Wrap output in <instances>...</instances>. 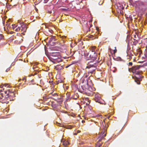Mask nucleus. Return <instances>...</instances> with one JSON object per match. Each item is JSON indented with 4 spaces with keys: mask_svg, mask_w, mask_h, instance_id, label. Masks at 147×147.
<instances>
[{
    "mask_svg": "<svg viewBox=\"0 0 147 147\" xmlns=\"http://www.w3.org/2000/svg\"><path fill=\"white\" fill-rule=\"evenodd\" d=\"M86 67V68L90 69V70L88 71V73L92 74L93 73L94 71L95 70L96 67L98 65L96 63H93V62L90 61L87 64Z\"/></svg>",
    "mask_w": 147,
    "mask_h": 147,
    "instance_id": "1",
    "label": "nucleus"
},
{
    "mask_svg": "<svg viewBox=\"0 0 147 147\" xmlns=\"http://www.w3.org/2000/svg\"><path fill=\"white\" fill-rule=\"evenodd\" d=\"M19 23L20 24H21L22 25L20 26H18L17 28H16L15 30V31L16 32L19 31L21 30V31L24 32H26L27 29V26L23 24V22H19Z\"/></svg>",
    "mask_w": 147,
    "mask_h": 147,
    "instance_id": "2",
    "label": "nucleus"
},
{
    "mask_svg": "<svg viewBox=\"0 0 147 147\" xmlns=\"http://www.w3.org/2000/svg\"><path fill=\"white\" fill-rule=\"evenodd\" d=\"M142 67L140 65H136L134 66L131 68L129 69V70L131 71L133 73H135L136 74L138 75L139 74L140 72L138 71V70L140 67Z\"/></svg>",
    "mask_w": 147,
    "mask_h": 147,
    "instance_id": "3",
    "label": "nucleus"
},
{
    "mask_svg": "<svg viewBox=\"0 0 147 147\" xmlns=\"http://www.w3.org/2000/svg\"><path fill=\"white\" fill-rule=\"evenodd\" d=\"M87 56L93 61L94 60L96 59V55L95 52H89Z\"/></svg>",
    "mask_w": 147,
    "mask_h": 147,
    "instance_id": "4",
    "label": "nucleus"
},
{
    "mask_svg": "<svg viewBox=\"0 0 147 147\" xmlns=\"http://www.w3.org/2000/svg\"><path fill=\"white\" fill-rule=\"evenodd\" d=\"M101 95L98 93L97 92L94 96V100L96 102L101 104Z\"/></svg>",
    "mask_w": 147,
    "mask_h": 147,
    "instance_id": "5",
    "label": "nucleus"
},
{
    "mask_svg": "<svg viewBox=\"0 0 147 147\" xmlns=\"http://www.w3.org/2000/svg\"><path fill=\"white\" fill-rule=\"evenodd\" d=\"M5 93L6 94V95L5 96V98L8 100V98H9L10 96H13L14 95V94L13 92H11L9 90L8 91H5Z\"/></svg>",
    "mask_w": 147,
    "mask_h": 147,
    "instance_id": "6",
    "label": "nucleus"
},
{
    "mask_svg": "<svg viewBox=\"0 0 147 147\" xmlns=\"http://www.w3.org/2000/svg\"><path fill=\"white\" fill-rule=\"evenodd\" d=\"M58 57V56L54 57L53 56H50L49 58L51 61L54 63L55 61V60H56Z\"/></svg>",
    "mask_w": 147,
    "mask_h": 147,
    "instance_id": "7",
    "label": "nucleus"
},
{
    "mask_svg": "<svg viewBox=\"0 0 147 147\" xmlns=\"http://www.w3.org/2000/svg\"><path fill=\"white\" fill-rule=\"evenodd\" d=\"M107 127L105 126V128L103 129V131H102V138H103L105 137L106 136V131H107Z\"/></svg>",
    "mask_w": 147,
    "mask_h": 147,
    "instance_id": "8",
    "label": "nucleus"
},
{
    "mask_svg": "<svg viewBox=\"0 0 147 147\" xmlns=\"http://www.w3.org/2000/svg\"><path fill=\"white\" fill-rule=\"evenodd\" d=\"M63 68V66L59 65H57L55 67V69L57 70H59Z\"/></svg>",
    "mask_w": 147,
    "mask_h": 147,
    "instance_id": "9",
    "label": "nucleus"
},
{
    "mask_svg": "<svg viewBox=\"0 0 147 147\" xmlns=\"http://www.w3.org/2000/svg\"><path fill=\"white\" fill-rule=\"evenodd\" d=\"M101 139V138H100L98 141L97 142L96 146V147H100L101 146V144L100 143V140Z\"/></svg>",
    "mask_w": 147,
    "mask_h": 147,
    "instance_id": "10",
    "label": "nucleus"
},
{
    "mask_svg": "<svg viewBox=\"0 0 147 147\" xmlns=\"http://www.w3.org/2000/svg\"><path fill=\"white\" fill-rule=\"evenodd\" d=\"M62 144L64 146H66L69 144V143L67 141L64 140L63 141Z\"/></svg>",
    "mask_w": 147,
    "mask_h": 147,
    "instance_id": "11",
    "label": "nucleus"
},
{
    "mask_svg": "<svg viewBox=\"0 0 147 147\" xmlns=\"http://www.w3.org/2000/svg\"><path fill=\"white\" fill-rule=\"evenodd\" d=\"M56 40L55 36H51L49 40V42H51L55 41Z\"/></svg>",
    "mask_w": 147,
    "mask_h": 147,
    "instance_id": "12",
    "label": "nucleus"
},
{
    "mask_svg": "<svg viewBox=\"0 0 147 147\" xmlns=\"http://www.w3.org/2000/svg\"><path fill=\"white\" fill-rule=\"evenodd\" d=\"M94 93L92 92L91 91H90L88 90H87V94L88 96L92 95H93V94Z\"/></svg>",
    "mask_w": 147,
    "mask_h": 147,
    "instance_id": "13",
    "label": "nucleus"
},
{
    "mask_svg": "<svg viewBox=\"0 0 147 147\" xmlns=\"http://www.w3.org/2000/svg\"><path fill=\"white\" fill-rule=\"evenodd\" d=\"M61 61V59L60 58H59V57L56 60H55V61L54 62L55 63H59Z\"/></svg>",
    "mask_w": 147,
    "mask_h": 147,
    "instance_id": "14",
    "label": "nucleus"
},
{
    "mask_svg": "<svg viewBox=\"0 0 147 147\" xmlns=\"http://www.w3.org/2000/svg\"><path fill=\"white\" fill-rule=\"evenodd\" d=\"M135 82H136L138 84H140V82L139 80L138 79V78H136L135 80Z\"/></svg>",
    "mask_w": 147,
    "mask_h": 147,
    "instance_id": "15",
    "label": "nucleus"
},
{
    "mask_svg": "<svg viewBox=\"0 0 147 147\" xmlns=\"http://www.w3.org/2000/svg\"><path fill=\"white\" fill-rule=\"evenodd\" d=\"M95 49V47H92L91 48V51L90 52H95L94 51Z\"/></svg>",
    "mask_w": 147,
    "mask_h": 147,
    "instance_id": "16",
    "label": "nucleus"
},
{
    "mask_svg": "<svg viewBox=\"0 0 147 147\" xmlns=\"http://www.w3.org/2000/svg\"><path fill=\"white\" fill-rule=\"evenodd\" d=\"M12 27L11 28L13 29V30H14L15 28L17 27V26L15 24H12Z\"/></svg>",
    "mask_w": 147,
    "mask_h": 147,
    "instance_id": "17",
    "label": "nucleus"
},
{
    "mask_svg": "<svg viewBox=\"0 0 147 147\" xmlns=\"http://www.w3.org/2000/svg\"><path fill=\"white\" fill-rule=\"evenodd\" d=\"M112 53L115 54L117 52L116 47H115V49L112 51Z\"/></svg>",
    "mask_w": 147,
    "mask_h": 147,
    "instance_id": "18",
    "label": "nucleus"
},
{
    "mask_svg": "<svg viewBox=\"0 0 147 147\" xmlns=\"http://www.w3.org/2000/svg\"><path fill=\"white\" fill-rule=\"evenodd\" d=\"M50 56H54V57L58 56L57 54L53 53L51 54Z\"/></svg>",
    "mask_w": 147,
    "mask_h": 147,
    "instance_id": "19",
    "label": "nucleus"
},
{
    "mask_svg": "<svg viewBox=\"0 0 147 147\" xmlns=\"http://www.w3.org/2000/svg\"><path fill=\"white\" fill-rule=\"evenodd\" d=\"M3 38V36L2 34H0V40H2Z\"/></svg>",
    "mask_w": 147,
    "mask_h": 147,
    "instance_id": "20",
    "label": "nucleus"
},
{
    "mask_svg": "<svg viewBox=\"0 0 147 147\" xmlns=\"http://www.w3.org/2000/svg\"><path fill=\"white\" fill-rule=\"evenodd\" d=\"M15 6L14 5V6H12L11 5H9V7H8V8H12L13 7V6Z\"/></svg>",
    "mask_w": 147,
    "mask_h": 147,
    "instance_id": "21",
    "label": "nucleus"
},
{
    "mask_svg": "<svg viewBox=\"0 0 147 147\" xmlns=\"http://www.w3.org/2000/svg\"><path fill=\"white\" fill-rule=\"evenodd\" d=\"M7 43L6 42H3L1 44V45H2V46H3V45H5Z\"/></svg>",
    "mask_w": 147,
    "mask_h": 147,
    "instance_id": "22",
    "label": "nucleus"
},
{
    "mask_svg": "<svg viewBox=\"0 0 147 147\" xmlns=\"http://www.w3.org/2000/svg\"><path fill=\"white\" fill-rule=\"evenodd\" d=\"M2 102L3 103H6V104H7L8 103H9V101H6V102H5L4 101V100H3Z\"/></svg>",
    "mask_w": 147,
    "mask_h": 147,
    "instance_id": "23",
    "label": "nucleus"
},
{
    "mask_svg": "<svg viewBox=\"0 0 147 147\" xmlns=\"http://www.w3.org/2000/svg\"><path fill=\"white\" fill-rule=\"evenodd\" d=\"M1 96H0V99H1L2 98V97H3V94L2 93H1Z\"/></svg>",
    "mask_w": 147,
    "mask_h": 147,
    "instance_id": "24",
    "label": "nucleus"
},
{
    "mask_svg": "<svg viewBox=\"0 0 147 147\" xmlns=\"http://www.w3.org/2000/svg\"><path fill=\"white\" fill-rule=\"evenodd\" d=\"M99 67H100L99 66H98V67L97 68V69L98 70L100 71H101V69L100 68H99Z\"/></svg>",
    "mask_w": 147,
    "mask_h": 147,
    "instance_id": "25",
    "label": "nucleus"
},
{
    "mask_svg": "<svg viewBox=\"0 0 147 147\" xmlns=\"http://www.w3.org/2000/svg\"><path fill=\"white\" fill-rule=\"evenodd\" d=\"M137 43H138V41L137 40L135 42H133L134 45H136L137 44Z\"/></svg>",
    "mask_w": 147,
    "mask_h": 147,
    "instance_id": "26",
    "label": "nucleus"
},
{
    "mask_svg": "<svg viewBox=\"0 0 147 147\" xmlns=\"http://www.w3.org/2000/svg\"><path fill=\"white\" fill-rule=\"evenodd\" d=\"M49 83L52 84L53 83V81L52 80H50L49 82Z\"/></svg>",
    "mask_w": 147,
    "mask_h": 147,
    "instance_id": "27",
    "label": "nucleus"
},
{
    "mask_svg": "<svg viewBox=\"0 0 147 147\" xmlns=\"http://www.w3.org/2000/svg\"><path fill=\"white\" fill-rule=\"evenodd\" d=\"M52 95L53 96H58V95L57 94V93H54V94H53Z\"/></svg>",
    "mask_w": 147,
    "mask_h": 147,
    "instance_id": "28",
    "label": "nucleus"
},
{
    "mask_svg": "<svg viewBox=\"0 0 147 147\" xmlns=\"http://www.w3.org/2000/svg\"><path fill=\"white\" fill-rule=\"evenodd\" d=\"M85 100L86 101H87V102L88 101H89V100L88 98H85Z\"/></svg>",
    "mask_w": 147,
    "mask_h": 147,
    "instance_id": "29",
    "label": "nucleus"
},
{
    "mask_svg": "<svg viewBox=\"0 0 147 147\" xmlns=\"http://www.w3.org/2000/svg\"><path fill=\"white\" fill-rule=\"evenodd\" d=\"M132 63L131 62H130L129 63V65L132 66Z\"/></svg>",
    "mask_w": 147,
    "mask_h": 147,
    "instance_id": "30",
    "label": "nucleus"
},
{
    "mask_svg": "<svg viewBox=\"0 0 147 147\" xmlns=\"http://www.w3.org/2000/svg\"><path fill=\"white\" fill-rule=\"evenodd\" d=\"M102 100V104H105V102L104 101V100H102Z\"/></svg>",
    "mask_w": 147,
    "mask_h": 147,
    "instance_id": "31",
    "label": "nucleus"
},
{
    "mask_svg": "<svg viewBox=\"0 0 147 147\" xmlns=\"http://www.w3.org/2000/svg\"><path fill=\"white\" fill-rule=\"evenodd\" d=\"M49 0H44V3H47Z\"/></svg>",
    "mask_w": 147,
    "mask_h": 147,
    "instance_id": "32",
    "label": "nucleus"
},
{
    "mask_svg": "<svg viewBox=\"0 0 147 147\" xmlns=\"http://www.w3.org/2000/svg\"><path fill=\"white\" fill-rule=\"evenodd\" d=\"M36 68H37L36 67H35V66L33 67V69H34L35 71H36L37 70V69H36Z\"/></svg>",
    "mask_w": 147,
    "mask_h": 147,
    "instance_id": "33",
    "label": "nucleus"
},
{
    "mask_svg": "<svg viewBox=\"0 0 147 147\" xmlns=\"http://www.w3.org/2000/svg\"><path fill=\"white\" fill-rule=\"evenodd\" d=\"M9 70H10V68H8L6 69V71L7 72Z\"/></svg>",
    "mask_w": 147,
    "mask_h": 147,
    "instance_id": "34",
    "label": "nucleus"
},
{
    "mask_svg": "<svg viewBox=\"0 0 147 147\" xmlns=\"http://www.w3.org/2000/svg\"><path fill=\"white\" fill-rule=\"evenodd\" d=\"M8 85V84H5L4 85V86L5 87L7 86V87H9V86H7Z\"/></svg>",
    "mask_w": 147,
    "mask_h": 147,
    "instance_id": "35",
    "label": "nucleus"
},
{
    "mask_svg": "<svg viewBox=\"0 0 147 147\" xmlns=\"http://www.w3.org/2000/svg\"><path fill=\"white\" fill-rule=\"evenodd\" d=\"M90 103V101H88L87 102H86V105H89V104Z\"/></svg>",
    "mask_w": 147,
    "mask_h": 147,
    "instance_id": "36",
    "label": "nucleus"
},
{
    "mask_svg": "<svg viewBox=\"0 0 147 147\" xmlns=\"http://www.w3.org/2000/svg\"><path fill=\"white\" fill-rule=\"evenodd\" d=\"M38 73V71H36V72H34L33 74H34V75H35L36 74Z\"/></svg>",
    "mask_w": 147,
    "mask_h": 147,
    "instance_id": "37",
    "label": "nucleus"
},
{
    "mask_svg": "<svg viewBox=\"0 0 147 147\" xmlns=\"http://www.w3.org/2000/svg\"><path fill=\"white\" fill-rule=\"evenodd\" d=\"M72 128V127L71 126H68V129H71Z\"/></svg>",
    "mask_w": 147,
    "mask_h": 147,
    "instance_id": "38",
    "label": "nucleus"
},
{
    "mask_svg": "<svg viewBox=\"0 0 147 147\" xmlns=\"http://www.w3.org/2000/svg\"><path fill=\"white\" fill-rule=\"evenodd\" d=\"M75 95H76V96H77V98H74V99H76L78 98V97L77 96V95H78L77 94H76Z\"/></svg>",
    "mask_w": 147,
    "mask_h": 147,
    "instance_id": "39",
    "label": "nucleus"
},
{
    "mask_svg": "<svg viewBox=\"0 0 147 147\" xmlns=\"http://www.w3.org/2000/svg\"><path fill=\"white\" fill-rule=\"evenodd\" d=\"M96 78H97L99 79L100 78L99 77V76L98 75H96Z\"/></svg>",
    "mask_w": 147,
    "mask_h": 147,
    "instance_id": "40",
    "label": "nucleus"
},
{
    "mask_svg": "<svg viewBox=\"0 0 147 147\" xmlns=\"http://www.w3.org/2000/svg\"><path fill=\"white\" fill-rule=\"evenodd\" d=\"M96 29L97 31H99V28L98 27H96Z\"/></svg>",
    "mask_w": 147,
    "mask_h": 147,
    "instance_id": "41",
    "label": "nucleus"
},
{
    "mask_svg": "<svg viewBox=\"0 0 147 147\" xmlns=\"http://www.w3.org/2000/svg\"><path fill=\"white\" fill-rule=\"evenodd\" d=\"M3 86H4L3 85H0V88H2Z\"/></svg>",
    "mask_w": 147,
    "mask_h": 147,
    "instance_id": "42",
    "label": "nucleus"
},
{
    "mask_svg": "<svg viewBox=\"0 0 147 147\" xmlns=\"http://www.w3.org/2000/svg\"><path fill=\"white\" fill-rule=\"evenodd\" d=\"M0 3H1V5L2 6H4V4L3 3H1V2H0Z\"/></svg>",
    "mask_w": 147,
    "mask_h": 147,
    "instance_id": "43",
    "label": "nucleus"
},
{
    "mask_svg": "<svg viewBox=\"0 0 147 147\" xmlns=\"http://www.w3.org/2000/svg\"><path fill=\"white\" fill-rule=\"evenodd\" d=\"M34 74L33 73H32V74H31L30 75V76H34Z\"/></svg>",
    "mask_w": 147,
    "mask_h": 147,
    "instance_id": "44",
    "label": "nucleus"
},
{
    "mask_svg": "<svg viewBox=\"0 0 147 147\" xmlns=\"http://www.w3.org/2000/svg\"><path fill=\"white\" fill-rule=\"evenodd\" d=\"M63 10H65V11H66L67 10V9L66 8H63Z\"/></svg>",
    "mask_w": 147,
    "mask_h": 147,
    "instance_id": "45",
    "label": "nucleus"
},
{
    "mask_svg": "<svg viewBox=\"0 0 147 147\" xmlns=\"http://www.w3.org/2000/svg\"><path fill=\"white\" fill-rule=\"evenodd\" d=\"M71 65H69L68 66H66L65 67V68H67L69 66H70Z\"/></svg>",
    "mask_w": 147,
    "mask_h": 147,
    "instance_id": "46",
    "label": "nucleus"
},
{
    "mask_svg": "<svg viewBox=\"0 0 147 147\" xmlns=\"http://www.w3.org/2000/svg\"><path fill=\"white\" fill-rule=\"evenodd\" d=\"M129 59H130L131 58V56L129 55Z\"/></svg>",
    "mask_w": 147,
    "mask_h": 147,
    "instance_id": "47",
    "label": "nucleus"
},
{
    "mask_svg": "<svg viewBox=\"0 0 147 147\" xmlns=\"http://www.w3.org/2000/svg\"><path fill=\"white\" fill-rule=\"evenodd\" d=\"M13 33V31H11L10 32V34H12Z\"/></svg>",
    "mask_w": 147,
    "mask_h": 147,
    "instance_id": "48",
    "label": "nucleus"
},
{
    "mask_svg": "<svg viewBox=\"0 0 147 147\" xmlns=\"http://www.w3.org/2000/svg\"><path fill=\"white\" fill-rule=\"evenodd\" d=\"M100 134L99 133H98V137H99L100 136V134Z\"/></svg>",
    "mask_w": 147,
    "mask_h": 147,
    "instance_id": "49",
    "label": "nucleus"
},
{
    "mask_svg": "<svg viewBox=\"0 0 147 147\" xmlns=\"http://www.w3.org/2000/svg\"><path fill=\"white\" fill-rule=\"evenodd\" d=\"M80 130H78L77 131V132H78V133H80Z\"/></svg>",
    "mask_w": 147,
    "mask_h": 147,
    "instance_id": "50",
    "label": "nucleus"
},
{
    "mask_svg": "<svg viewBox=\"0 0 147 147\" xmlns=\"http://www.w3.org/2000/svg\"><path fill=\"white\" fill-rule=\"evenodd\" d=\"M26 79L25 78H22V80L23 81V80H25Z\"/></svg>",
    "mask_w": 147,
    "mask_h": 147,
    "instance_id": "51",
    "label": "nucleus"
},
{
    "mask_svg": "<svg viewBox=\"0 0 147 147\" xmlns=\"http://www.w3.org/2000/svg\"><path fill=\"white\" fill-rule=\"evenodd\" d=\"M49 13H52V11H49Z\"/></svg>",
    "mask_w": 147,
    "mask_h": 147,
    "instance_id": "52",
    "label": "nucleus"
},
{
    "mask_svg": "<svg viewBox=\"0 0 147 147\" xmlns=\"http://www.w3.org/2000/svg\"><path fill=\"white\" fill-rule=\"evenodd\" d=\"M136 35H135L134 36V37L135 38H136Z\"/></svg>",
    "mask_w": 147,
    "mask_h": 147,
    "instance_id": "53",
    "label": "nucleus"
},
{
    "mask_svg": "<svg viewBox=\"0 0 147 147\" xmlns=\"http://www.w3.org/2000/svg\"><path fill=\"white\" fill-rule=\"evenodd\" d=\"M74 134L75 135H76L77 134V133H75Z\"/></svg>",
    "mask_w": 147,
    "mask_h": 147,
    "instance_id": "54",
    "label": "nucleus"
},
{
    "mask_svg": "<svg viewBox=\"0 0 147 147\" xmlns=\"http://www.w3.org/2000/svg\"><path fill=\"white\" fill-rule=\"evenodd\" d=\"M2 91V90H0V92H1Z\"/></svg>",
    "mask_w": 147,
    "mask_h": 147,
    "instance_id": "55",
    "label": "nucleus"
},
{
    "mask_svg": "<svg viewBox=\"0 0 147 147\" xmlns=\"http://www.w3.org/2000/svg\"><path fill=\"white\" fill-rule=\"evenodd\" d=\"M62 101H63L62 100L60 101V102L61 103L62 102Z\"/></svg>",
    "mask_w": 147,
    "mask_h": 147,
    "instance_id": "56",
    "label": "nucleus"
},
{
    "mask_svg": "<svg viewBox=\"0 0 147 147\" xmlns=\"http://www.w3.org/2000/svg\"><path fill=\"white\" fill-rule=\"evenodd\" d=\"M109 49L111 51V49L110 48V49Z\"/></svg>",
    "mask_w": 147,
    "mask_h": 147,
    "instance_id": "57",
    "label": "nucleus"
},
{
    "mask_svg": "<svg viewBox=\"0 0 147 147\" xmlns=\"http://www.w3.org/2000/svg\"><path fill=\"white\" fill-rule=\"evenodd\" d=\"M86 32H88V30H86Z\"/></svg>",
    "mask_w": 147,
    "mask_h": 147,
    "instance_id": "58",
    "label": "nucleus"
},
{
    "mask_svg": "<svg viewBox=\"0 0 147 147\" xmlns=\"http://www.w3.org/2000/svg\"><path fill=\"white\" fill-rule=\"evenodd\" d=\"M100 64H100V63H99L98 65H100Z\"/></svg>",
    "mask_w": 147,
    "mask_h": 147,
    "instance_id": "59",
    "label": "nucleus"
},
{
    "mask_svg": "<svg viewBox=\"0 0 147 147\" xmlns=\"http://www.w3.org/2000/svg\"><path fill=\"white\" fill-rule=\"evenodd\" d=\"M89 28H88V30H89Z\"/></svg>",
    "mask_w": 147,
    "mask_h": 147,
    "instance_id": "60",
    "label": "nucleus"
},
{
    "mask_svg": "<svg viewBox=\"0 0 147 147\" xmlns=\"http://www.w3.org/2000/svg\"><path fill=\"white\" fill-rule=\"evenodd\" d=\"M100 53H99V55H100Z\"/></svg>",
    "mask_w": 147,
    "mask_h": 147,
    "instance_id": "61",
    "label": "nucleus"
},
{
    "mask_svg": "<svg viewBox=\"0 0 147 147\" xmlns=\"http://www.w3.org/2000/svg\"><path fill=\"white\" fill-rule=\"evenodd\" d=\"M135 60L134 59V61H135Z\"/></svg>",
    "mask_w": 147,
    "mask_h": 147,
    "instance_id": "62",
    "label": "nucleus"
},
{
    "mask_svg": "<svg viewBox=\"0 0 147 147\" xmlns=\"http://www.w3.org/2000/svg\"><path fill=\"white\" fill-rule=\"evenodd\" d=\"M104 122H105V120L104 119L103 120Z\"/></svg>",
    "mask_w": 147,
    "mask_h": 147,
    "instance_id": "63",
    "label": "nucleus"
},
{
    "mask_svg": "<svg viewBox=\"0 0 147 147\" xmlns=\"http://www.w3.org/2000/svg\"><path fill=\"white\" fill-rule=\"evenodd\" d=\"M20 80H21V79H20L19 81Z\"/></svg>",
    "mask_w": 147,
    "mask_h": 147,
    "instance_id": "64",
    "label": "nucleus"
}]
</instances>
